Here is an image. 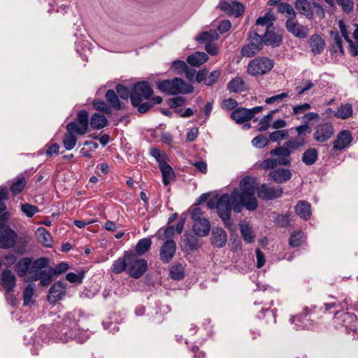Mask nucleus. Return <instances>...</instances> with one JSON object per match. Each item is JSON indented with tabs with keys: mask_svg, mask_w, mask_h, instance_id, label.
I'll list each match as a JSON object with an SVG mask.
<instances>
[{
	"mask_svg": "<svg viewBox=\"0 0 358 358\" xmlns=\"http://www.w3.org/2000/svg\"><path fill=\"white\" fill-rule=\"evenodd\" d=\"M258 202L255 196V181L251 177L243 178L239 187L235 188L231 193L222 194L217 199V213L222 220L224 227L231 229L233 226L231 210L241 213L245 207L250 211L257 208Z\"/></svg>",
	"mask_w": 358,
	"mask_h": 358,
	"instance_id": "obj_1",
	"label": "nucleus"
},
{
	"mask_svg": "<svg viewBox=\"0 0 358 358\" xmlns=\"http://www.w3.org/2000/svg\"><path fill=\"white\" fill-rule=\"evenodd\" d=\"M152 94V89L148 82L136 83L132 88L131 94V105L136 108L140 113H147L154 104H159L162 101V98L159 96H155L150 99Z\"/></svg>",
	"mask_w": 358,
	"mask_h": 358,
	"instance_id": "obj_2",
	"label": "nucleus"
},
{
	"mask_svg": "<svg viewBox=\"0 0 358 358\" xmlns=\"http://www.w3.org/2000/svg\"><path fill=\"white\" fill-rule=\"evenodd\" d=\"M78 317L79 313L76 310L69 312L65 315L63 324L59 330V341L65 343L71 340H75L78 343H84L87 340L88 335L87 332L78 327Z\"/></svg>",
	"mask_w": 358,
	"mask_h": 358,
	"instance_id": "obj_3",
	"label": "nucleus"
},
{
	"mask_svg": "<svg viewBox=\"0 0 358 358\" xmlns=\"http://www.w3.org/2000/svg\"><path fill=\"white\" fill-rule=\"evenodd\" d=\"M302 119L304 123L295 127L297 136L287 141V145L292 148L293 150H298L308 143V136L312 131L308 123L311 120H318L319 115L317 113L310 112L306 113Z\"/></svg>",
	"mask_w": 358,
	"mask_h": 358,
	"instance_id": "obj_4",
	"label": "nucleus"
},
{
	"mask_svg": "<svg viewBox=\"0 0 358 358\" xmlns=\"http://www.w3.org/2000/svg\"><path fill=\"white\" fill-rule=\"evenodd\" d=\"M292 148L287 145V141L283 146H279L271 150V156H278V159L268 158L260 164V168L264 170L275 169L278 165L290 166L292 159L290 157Z\"/></svg>",
	"mask_w": 358,
	"mask_h": 358,
	"instance_id": "obj_5",
	"label": "nucleus"
},
{
	"mask_svg": "<svg viewBox=\"0 0 358 358\" xmlns=\"http://www.w3.org/2000/svg\"><path fill=\"white\" fill-rule=\"evenodd\" d=\"M157 88L169 95L187 94L193 92L194 87L180 78L164 80L157 83Z\"/></svg>",
	"mask_w": 358,
	"mask_h": 358,
	"instance_id": "obj_6",
	"label": "nucleus"
},
{
	"mask_svg": "<svg viewBox=\"0 0 358 358\" xmlns=\"http://www.w3.org/2000/svg\"><path fill=\"white\" fill-rule=\"evenodd\" d=\"M49 262V259L47 257H40L34 261L32 264L33 269L30 271V280H40V285L42 287L50 285L54 275L50 268L43 270V268L48 267Z\"/></svg>",
	"mask_w": 358,
	"mask_h": 358,
	"instance_id": "obj_7",
	"label": "nucleus"
},
{
	"mask_svg": "<svg viewBox=\"0 0 358 358\" xmlns=\"http://www.w3.org/2000/svg\"><path fill=\"white\" fill-rule=\"evenodd\" d=\"M275 20L273 14L266 13L264 16L257 18V24L266 25V32L263 42L266 45L276 48L280 45L282 41V35L275 31L273 21Z\"/></svg>",
	"mask_w": 358,
	"mask_h": 358,
	"instance_id": "obj_8",
	"label": "nucleus"
},
{
	"mask_svg": "<svg viewBox=\"0 0 358 358\" xmlns=\"http://www.w3.org/2000/svg\"><path fill=\"white\" fill-rule=\"evenodd\" d=\"M125 256L128 262V274L133 278L138 279L148 270V262L141 259L133 250L125 251Z\"/></svg>",
	"mask_w": 358,
	"mask_h": 358,
	"instance_id": "obj_9",
	"label": "nucleus"
},
{
	"mask_svg": "<svg viewBox=\"0 0 358 358\" xmlns=\"http://www.w3.org/2000/svg\"><path fill=\"white\" fill-rule=\"evenodd\" d=\"M294 6L299 13L305 15L308 20L314 18L313 9L320 19H323L325 17L324 9L319 3L314 1L311 4L308 0H296Z\"/></svg>",
	"mask_w": 358,
	"mask_h": 358,
	"instance_id": "obj_10",
	"label": "nucleus"
},
{
	"mask_svg": "<svg viewBox=\"0 0 358 358\" xmlns=\"http://www.w3.org/2000/svg\"><path fill=\"white\" fill-rule=\"evenodd\" d=\"M273 66V61L268 57H257L249 62L247 71L252 76H263L269 72Z\"/></svg>",
	"mask_w": 358,
	"mask_h": 358,
	"instance_id": "obj_11",
	"label": "nucleus"
},
{
	"mask_svg": "<svg viewBox=\"0 0 358 358\" xmlns=\"http://www.w3.org/2000/svg\"><path fill=\"white\" fill-rule=\"evenodd\" d=\"M89 114L86 110H80L74 121L66 124L68 131H74L78 135H85L88 131Z\"/></svg>",
	"mask_w": 358,
	"mask_h": 358,
	"instance_id": "obj_12",
	"label": "nucleus"
},
{
	"mask_svg": "<svg viewBox=\"0 0 358 358\" xmlns=\"http://www.w3.org/2000/svg\"><path fill=\"white\" fill-rule=\"evenodd\" d=\"M248 41L249 43L245 45L241 49V54L243 57H251L257 54L264 47V38L257 35L256 32H248Z\"/></svg>",
	"mask_w": 358,
	"mask_h": 358,
	"instance_id": "obj_13",
	"label": "nucleus"
},
{
	"mask_svg": "<svg viewBox=\"0 0 358 358\" xmlns=\"http://www.w3.org/2000/svg\"><path fill=\"white\" fill-rule=\"evenodd\" d=\"M313 315L312 310L308 307H305L303 313L290 318V322L294 324V328L296 330H303L312 329L313 324L310 318H307L308 315L311 317Z\"/></svg>",
	"mask_w": 358,
	"mask_h": 358,
	"instance_id": "obj_14",
	"label": "nucleus"
},
{
	"mask_svg": "<svg viewBox=\"0 0 358 358\" xmlns=\"http://www.w3.org/2000/svg\"><path fill=\"white\" fill-rule=\"evenodd\" d=\"M334 134V129L331 123H320L315 127L313 138L316 142L324 143Z\"/></svg>",
	"mask_w": 358,
	"mask_h": 358,
	"instance_id": "obj_15",
	"label": "nucleus"
},
{
	"mask_svg": "<svg viewBox=\"0 0 358 358\" xmlns=\"http://www.w3.org/2000/svg\"><path fill=\"white\" fill-rule=\"evenodd\" d=\"M17 238V233L10 227L7 226L0 231V248L7 250L13 248Z\"/></svg>",
	"mask_w": 358,
	"mask_h": 358,
	"instance_id": "obj_16",
	"label": "nucleus"
},
{
	"mask_svg": "<svg viewBox=\"0 0 358 358\" xmlns=\"http://www.w3.org/2000/svg\"><path fill=\"white\" fill-rule=\"evenodd\" d=\"M335 318L337 323L344 327L348 332L356 331L357 317L354 313L346 312L339 314V312L336 311Z\"/></svg>",
	"mask_w": 358,
	"mask_h": 358,
	"instance_id": "obj_17",
	"label": "nucleus"
},
{
	"mask_svg": "<svg viewBox=\"0 0 358 358\" xmlns=\"http://www.w3.org/2000/svg\"><path fill=\"white\" fill-rule=\"evenodd\" d=\"M66 293V286L64 282L59 280L50 287L47 296L48 301L52 304H55L65 296Z\"/></svg>",
	"mask_w": 358,
	"mask_h": 358,
	"instance_id": "obj_18",
	"label": "nucleus"
},
{
	"mask_svg": "<svg viewBox=\"0 0 358 358\" xmlns=\"http://www.w3.org/2000/svg\"><path fill=\"white\" fill-rule=\"evenodd\" d=\"M256 192L259 198L268 201L280 197L282 194L283 189L281 187H270L264 184L257 189L255 187V192Z\"/></svg>",
	"mask_w": 358,
	"mask_h": 358,
	"instance_id": "obj_19",
	"label": "nucleus"
},
{
	"mask_svg": "<svg viewBox=\"0 0 358 358\" xmlns=\"http://www.w3.org/2000/svg\"><path fill=\"white\" fill-rule=\"evenodd\" d=\"M176 252V243L173 239L166 241L159 250V259L168 264L173 259Z\"/></svg>",
	"mask_w": 358,
	"mask_h": 358,
	"instance_id": "obj_20",
	"label": "nucleus"
},
{
	"mask_svg": "<svg viewBox=\"0 0 358 358\" xmlns=\"http://www.w3.org/2000/svg\"><path fill=\"white\" fill-rule=\"evenodd\" d=\"M294 18H288L286 20V28L287 31L299 38H305L308 36V29L305 26L299 24Z\"/></svg>",
	"mask_w": 358,
	"mask_h": 358,
	"instance_id": "obj_21",
	"label": "nucleus"
},
{
	"mask_svg": "<svg viewBox=\"0 0 358 358\" xmlns=\"http://www.w3.org/2000/svg\"><path fill=\"white\" fill-rule=\"evenodd\" d=\"M352 141L351 132L348 130H343L338 133L336 138L333 142V148L335 150H343L350 145Z\"/></svg>",
	"mask_w": 358,
	"mask_h": 358,
	"instance_id": "obj_22",
	"label": "nucleus"
},
{
	"mask_svg": "<svg viewBox=\"0 0 358 358\" xmlns=\"http://www.w3.org/2000/svg\"><path fill=\"white\" fill-rule=\"evenodd\" d=\"M16 277L9 269H4L1 275V284L6 293H10L16 286Z\"/></svg>",
	"mask_w": 358,
	"mask_h": 358,
	"instance_id": "obj_23",
	"label": "nucleus"
},
{
	"mask_svg": "<svg viewBox=\"0 0 358 358\" xmlns=\"http://www.w3.org/2000/svg\"><path fill=\"white\" fill-rule=\"evenodd\" d=\"M32 260L30 257H22L18 260L15 265V270L20 277H24L28 275L30 279V271L32 268Z\"/></svg>",
	"mask_w": 358,
	"mask_h": 358,
	"instance_id": "obj_24",
	"label": "nucleus"
},
{
	"mask_svg": "<svg viewBox=\"0 0 358 358\" xmlns=\"http://www.w3.org/2000/svg\"><path fill=\"white\" fill-rule=\"evenodd\" d=\"M210 240L213 247L221 248L226 245L227 234L223 229L215 227L212 230Z\"/></svg>",
	"mask_w": 358,
	"mask_h": 358,
	"instance_id": "obj_25",
	"label": "nucleus"
},
{
	"mask_svg": "<svg viewBox=\"0 0 358 358\" xmlns=\"http://www.w3.org/2000/svg\"><path fill=\"white\" fill-rule=\"evenodd\" d=\"M268 177L277 183H284L292 178V173L289 169H276L268 173Z\"/></svg>",
	"mask_w": 358,
	"mask_h": 358,
	"instance_id": "obj_26",
	"label": "nucleus"
},
{
	"mask_svg": "<svg viewBox=\"0 0 358 358\" xmlns=\"http://www.w3.org/2000/svg\"><path fill=\"white\" fill-rule=\"evenodd\" d=\"M105 99L110 108H113L116 110L124 109V104L123 102L120 101L115 91L113 90H107L105 94Z\"/></svg>",
	"mask_w": 358,
	"mask_h": 358,
	"instance_id": "obj_27",
	"label": "nucleus"
},
{
	"mask_svg": "<svg viewBox=\"0 0 358 358\" xmlns=\"http://www.w3.org/2000/svg\"><path fill=\"white\" fill-rule=\"evenodd\" d=\"M193 222V230L196 236H206L209 234L210 223L208 219H201Z\"/></svg>",
	"mask_w": 358,
	"mask_h": 358,
	"instance_id": "obj_28",
	"label": "nucleus"
},
{
	"mask_svg": "<svg viewBox=\"0 0 358 358\" xmlns=\"http://www.w3.org/2000/svg\"><path fill=\"white\" fill-rule=\"evenodd\" d=\"M310 204L306 201H299L295 206L296 213L303 220H308L311 216Z\"/></svg>",
	"mask_w": 358,
	"mask_h": 358,
	"instance_id": "obj_29",
	"label": "nucleus"
},
{
	"mask_svg": "<svg viewBox=\"0 0 358 358\" xmlns=\"http://www.w3.org/2000/svg\"><path fill=\"white\" fill-rule=\"evenodd\" d=\"M231 117L238 124H243L251 120L248 108L243 107L236 108L231 113Z\"/></svg>",
	"mask_w": 358,
	"mask_h": 358,
	"instance_id": "obj_30",
	"label": "nucleus"
},
{
	"mask_svg": "<svg viewBox=\"0 0 358 358\" xmlns=\"http://www.w3.org/2000/svg\"><path fill=\"white\" fill-rule=\"evenodd\" d=\"M325 45L324 41L317 34H314L310 38V48L314 55L322 52Z\"/></svg>",
	"mask_w": 358,
	"mask_h": 358,
	"instance_id": "obj_31",
	"label": "nucleus"
},
{
	"mask_svg": "<svg viewBox=\"0 0 358 358\" xmlns=\"http://www.w3.org/2000/svg\"><path fill=\"white\" fill-rule=\"evenodd\" d=\"M90 127L93 129H101L108 124V120L103 114L95 113L90 118Z\"/></svg>",
	"mask_w": 358,
	"mask_h": 358,
	"instance_id": "obj_32",
	"label": "nucleus"
},
{
	"mask_svg": "<svg viewBox=\"0 0 358 358\" xmlns=\"http://www.w3.org/2000/svg\"><path fill=\"white\" fill-rule=\"evenodd\" d=\"M110 269L111 271L115 274H120L124 271L128 272V262L125 256V251L123 253L122 257H119L113 262Z\"/></svg>",
	"mask_w": 358,
	"mask_h": 358,
	"instance_id": "obj_33",
	"label": "nucleus"
},
{
	"mask_svg": "<svg viewBox=\"0 0 358 358\" xmlns=\"http://www.w3.org/2000/svg\"><path fill=\"white\" fill-rule=\"evenodd\" d=\"M27 181L23 174H20L13 178L10 187V192L13 195L20 194L24 188Z\"/></svg>",
	"mask_w": 358,
	"mask_h": 358,
	"instance_id": "obj_34",
	"label": "nucleus"
},
{
	"mask_svg": "<svg viewBox=\"0 0 358 358\" xmlns=\"http://www.w3.org/2000/svg\"><path fill=\"white\" fill-rule=\"evenodd\" d=\"M208 59V56L205 52H196L195 53L187 57V62L191 66H199L205 63Z\"/></svg>",
	"mask_w": 358,
	"mask_h": 358,
	"instance_id": "obj_35",
	"label": "nucleus"
},
{
	"mask_svg": "<svg viewBox=\"0 0 358 358\" xmlns=\"http://www.w3.org/2000/svg\"><path fill=\"white\" fill-rule=\"evenodd\" d=\"M159 168L162 174L163 184L165 186L169 185L171 181L175 178V173L172 167L166 163L162 164Z\"/></svg>",
	"mask_w": 358,
	"mask_h": 358,
	"instance_id": "obj_36",
	"label": "nucleus"
},
{
	"mask_svg": "<svg viewBox=\"0 0 358 358\" xmlns=\"http://www.w3.org/2000/svg\"><path fill=\"white\" fill-rule=\"evenodd\" d=\"M318 159V151L315 148H308L303 154L301 161L307 166L314 164Z\"/></svg>",
	"mask_w": 358,
	"mask_h": 358,
	"instance_id": "obj_37",
	"label": "nucleus"
},
{
	"mask_svg": "<svg viewBox=\"0 0 358 358\" xmlns=\"http://www.w3.org/2000/svg\"><path fill=\"white\" fill-rule=\"evenodd\" d=\"M36 235L38 240L43 245L46 247H51L52 245V238L50 233L43 227L38 228Z\"/></svg>",
	"mask_w": 358,
	"mask_h": 358,
	"instance_id": "obj_38",
	"label": "nucleus"
},
{
	"mask_svg": "<svg viewBox=\"0 0 358 358\" xmlns=\"http://www.w3.org/2000/svg\"><path fill=\"white\" fill-rule=\"evenodd\" d=\"M152 241L150 238L140 239L136 245L135 253L138 257L143 256L150 249Z\"/></svg>",
	"mask_w": 358,
	"mask_h": 358,
	"instance_id": "obj_39",
	"label": "nucleus"
},
{
	"mask_svg": "<svg viewBox=\"0 0 358 358\" xmlns=\"http://www.w3.org/2000/svg\"><path fill=\"white\" fill-rule=\"evenodd\" d=\"M169 277L174 280H181L185 278V268L182 264H176L169 268Z\"/></svg>",
	"mask_w": 358,
	"mask_h": 358,
	"instance_id": "obj_40",
	"label": "nucleus"
},
{
	"mask_svg": "<svg viewBox=\"0 0 358 358\" xmlns=\"http://www.w3.org/2000/svg\"><path fill=\"white\" fill-rule=\"evenodd\" d=\"M76 132L68 131L63 136V145L66 150H71L76 145L78 138Z\"/></svg>",
	"mask_w": 358,
	"mask_h": 358,
	"instance_id": "obj_41",
	"label": "nucleus"
},
{
	"mask_svg": "<svg viewBox=\"0 0 358 358\" xmlns=\"http://www.w3.org/2000/svg\"><path fill=\"white\" fill-rule=\"evenodd\" d=\"M227 89L231 92H241L245 90V83L240 77L233 78L227 84Z\"/></svg>",
	"mask_w": 358,
	"mask_h": 358,
	"instance_id": "obj_42",
	"label": "nucleus"
},
{
	"mask_svg": "<svg viewBox=\"0 0 358 358\" xmlns=\"http://www.w3.org/2000/svg\"><path fill=\"white\" fill-rule=\"evenodd\" d=\"M331 36L332 37V49L334 52H340L341 54L344 53L343 48V40L342 36L338 31L330 32Z\"/></svg>",
	"mask_w": 358,
	"mask_h": 358,
	"instance_id": "obj_43",
	"label": "nucleus"
},
{
	"mask_svg": "<svg viewBox=\"0 0 358 358\" xmlns=\"http://www.w3.org/2000/svg\"><path fill=\"white\" fill-rule=\"evenodd\" d=\"M240 230L241 236L245 242L251 243L254 241L255 235L252 227L248 224H241Z\"/></svg>",
	"mask_w": 358,
	"mask_h": 358,
	"instance_id": "obj_44",
	"label": "nucleus"
},
{
	"mask_svg": "<svg viewBox=\"0 0 358 358\" xmlns=\"http://www.w3.org/2000/svg\"><path fill=\"white\" fill-rule=\"evenodd\" d=\"M352 115V105L350 103L342 104L334 113V116L341 119H347Z\"/></svg>",
	"mask_w": 358,
	"mask_h": 358,
	"instance_id": "obj_45",
	"label": "nucleus"
},
{
	"mask_svg": "<svg viewBox=\"0 0 358 358\" xmlns=\"http://www.w3.org/2000/svg\"><path fill=\"white\" fill-rule=\"evenodd\" d=\"M306 239V236L302 231H294L289 239V244L290 246L299 247Z\"/></svg>",
	"mask_w": 358,
	"mask_h": 358,
	"instance_id": "obj_46",
	"label": "nucleus"
},
{
	"mask_svg": "<svg viewBox=\"0 0 358 358\" xmlns=\"http://www.w3.org/2000/svg\"><path fill=\"white\" fill-rule=\"evenodd\" d=\"M217 38L218 34L216 31H203L196 37L199 43L210 42Z\"/></svg>",
	"mask_w": 358,
	"mask_h": 358,
	"instance_id": "obj_47",
	"label": "nucleus"
},
{
	"mask_svg": "<svg viewBox=\"0 0 358 358\" xmlns=\"http://www.w3.org/2000/svg\"><path fill=\"white\" fill-rule=\"evenodd\" d=\"M277 10L280 13H286L289 16V18H295L296 17V12L292 6L288 3L281 2L278 3L277 6Z\"/></svg>",
	"mask_w": 358,
	"mask_h": 358,
	"instance_id": "obj_48",
	"label": "nucleus"
},
{
	"mask_svg": "<svg viewBox=\"0 0 358 358\" xmlns=\"http://www.w3.org/2000/svg\"><path fill=\"white\" fill-rule=\"evenodd\" d=\"M150 154L156 159V161L158 163L159 167L162 164H165L167 163L166 155L164 152H162L159 149L156 148H151L150 150Z\"/></svg>",
	"mask_w": 358,
	"mask_h": 358,
	"instance_id": "obj_49",
	"label": "nucleus"
},
{
	"mask_svg": "<svg viewBox=\"0 0 358 358\" xmlns=\"http://www.w3.org/2000/svg\"><path fill=\"white\" fill-rule=\"evenodd\" d=\"M277 111L278 110H271L267 115L260 119L259 124L261 126L258 129L259 131L262 132L268 129L271 126V121L273 119V114Z\"/></svg>",
	"mask_w": 358,
	"mask_h": 358,
	"instance_id": "obj_50",
	"label": "nucleus"
},
{
	"mask_svg": "<svg viewBox=\"0 0 358 358\" xmlns=\"http://www.w3.org/2000/svg\"><path fill=\"white\" fill-rule=\"evenodd\" d=\"M185 247L187 250L194 251L201 247L199 238L194 235H189L185 239Z\"/></svg>",
	"mask_w": 358,
	"mask_h": 358,
	"instance_id": "obj_51",
	"label": "nucleus"
},
{
	"mask_svg": "<svg viewBox=\"0 0 358 358\" xmlns=\"http://www.w3.org/2000/svg\"><path fill=\"white\" fill-rule=\"evenodd\" d=\"M35 291V285L32 283L28 284L23 291L24 306H29L31 302L32 297Z\"/></svg>",
	"mask_w": 358,
	"mask_h": 358,
	"instance_id": "obj_52",
	"label": "nucleus"
},
{
	"mask_svg": "<svg viewBox=\"0 0 358 358\" xmlns=\"http://www.w3.org/2000/svg\"><path fill=\"white\" fill-rule=\"evenodd\" d=\"M289 136V131L287 129H278L269 134V140L273 142H280L282 140L287 138Z\"/></svg>",
	"mask_w": 358,
	"mask_h": 358,
	"instance_id": "obj_53",
	"label": "nucleus"
},
{
	"mask_svg": "<svg viewBox=\"0 0 358 358\" xmlns=\"http://www.w3.org/2000/svg\"><path fill=\"white\" fill-rule=\"evenodd\" d=\"M290 213H287L285 215H278L274 218V222L278 227H287L290 224Z\"/></svg>",
	"mask_w": 358,
	"mask_h": 358,
	"instance_id": "obj_54",
	"label": "nucleus"
},
{
	"mask_svg": "<svg viewBox=\"0 0 358 358\" xmlns=\"http://www.w3.org/2000/svg\"><path fill=\"white\" fill-rule=\"evenodd\" d=\"M171 68L178 74H182L188 69V66L184 61L176 59L171 63Z\"/></svg>",
	"mask_w": 358,
	"mask_h": 358,
	"instance_id": "obj_55",
	"label": "nucleus"
},
{
	"mask_svg": "<svg viewBox=\"0 0 358 358\" xmlns=\"http://www.w3.org/2000/svg\"><path fill=\"white\" fill-rule=\"evenodd\" d=\"M21 210L28 217H32L38 212V208L32 204L25 203L21 205Z\"/></svg>",
	"mask_w": 358,
	"mask_h": 358,
	"instance_id": "obj_56",
	"label": "nucleus"
},
{
	"mask_svg": "<svg viewBox=\"0 0 358 358\" xmlns=\"http://www.w3.org/2000/svg\"><path fill=\"white\" fill-rule=\"evenodd\" d=\"M115 90L121 99L127 100L129 97L131 98L132 91L130 92L129 88L124 86V85L117 84L115 86Z\"/></svg>",
	"mask_w": 358,
	"mask_h": 358,
	"instance_id": "obj_57",
	"label": "nucleus"
},
{
	"mask_svg": "<svg viewBox=\"0 0 358 358\" xmlns=\"http://www.w3.org/2000/svg\"><path fill=\"white\" fill-rule=\"evenodd\" d=\"M185 102L186 99L179 96L170 98L167 100V104L171 108L182 106L185 104Z\"/></svg>",
	"mask_w": 358,
	"mask_h": 358,
	"instance_id": "obj_58",
	"label": "nucleus"
},
{
	"mask_svg": "<svg viewBox=\"0 0 358 358\" xmlns=\"http://www.w3.org/2000/svg\"><path fill=\"white\" fill-rule=\"evenodd\" d=\"M269 142V140L264 136L263 135H259L256 137H255L252 141V143L253 145V146H255V148H264L265 146H266L268 145Z\"/></svg>",
	"mask_w": 358,
	"mask_h": 358,
	"instance_id": "obj_59",
	"label": "nucleus"
},
{
	"mask_svg": "<svg viewBox=\"0 0 358 358\" xmlns=\"http://www.w3.org/2000/svg\"><path fill=\"white\" fill-rule=\"evenodd\" d=\"M54 275H59L65 273L69 268V265L66 262H60L55 268L50 267Z\"/></svg>",
	"mask_w": 358,
	"mask_h": 358,
	"instance_id": "obj_60",
	"label": "nucleus"
},
{
	"mask_svg": "<svg viewBox=\"0 0 358 358\" xmlns=\"http://www.w3.org/2000/svg\"><path fill=\"white\" fill-rule=\"evenodd\" d=\"M221 75V72L219 70H215L210 73L208 76H206V85L211 86L215 84Z\"/></svg>",
	"mask_w": 358,
	"mask_h": 358,
	"instance_id": "obj_61",
	"label": "nucleus"
},
{
	"mask_svg": "<svg viewBox=\"0 0 358 358\" xmlns=\"http://www.w3.org/2000/svg\"><path fill=\"white\" fill-rule=\"evenodd\" d=\"M84 278V273H68L66 275V279L72 283H78L80 284Z\"/></svg>",
	"mask_w": 358,
	"mask_h": 358,
	"instance_id": "obj_62",
	"label": "nucleus"
},
{
	"mask_svg": "<svg viewBox=\"0 0 358 358\" xmlns=\"http://www.w3.org/2000/svg\"><path fill=\"white\" fill-rule=\"evenodd\" d=\"M45 149L46 156L48 157H51L54 154L57 155L59 153V145L56 143L47 144Z\"/></svg>",
	"mask_w": 358,
	"mask_h": 358,
	"instance_id": "obj_63",
	"label": "nucleus"
},
{
	"mask_svg": "<svg viewBox=\"0 0 358 358\" xmlns=\"http://www.w3.org/2000/svg\"><path fill=\"white\" fill-rule=\"evenodd\" d=\"M336 1L345 13H349L352 10L354 4L352 0H336Z\"/></svg>",
	"mask_w": 358,
	"mask_h": 358,
	"instance_id": "obj_64",
	"label": "nucleus"
}]
</instances>
